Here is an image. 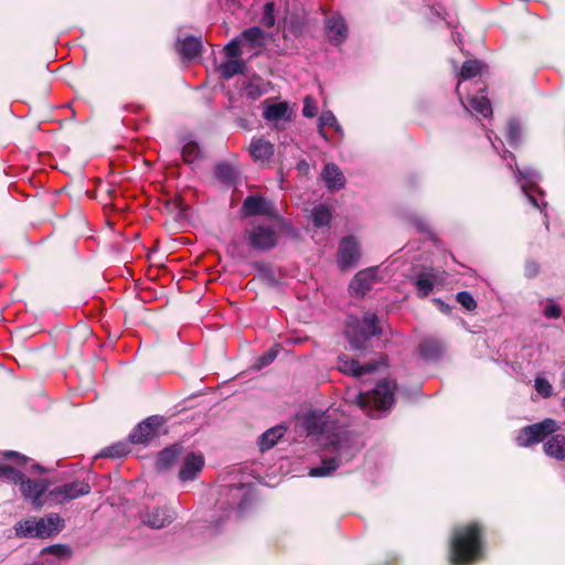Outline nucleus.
<instances>
[{
	"instance_id": "1",
	"label": "nucleus",
	"mask_w": 565,
	"mask_h": 565,
	"mask_svg": "<svg viewBox=\"0 0 565 565\" xmlns=\"http://www.w3.org/2000/svg\"><path fill=\"white\" fill-rule=\"evenodd\" d=\"M448 563L476 565L486 558V527L479 521L456 525L449 536Z\"/></svg>"
},
{
	"instance_id": "2",
	"label": "nucleus",
	"mask_w": 565,
	"mask_h": 565,
	"mask_svg": "<svg viewBox=\"0 0 565 565\" xmlns=\"http://www.w3.org/2000/svg\"><path fill=\"white\" fill-rule=\"evenodd\" d=\"M383 333L380 318L374 312H365L361 319H354L348 323L344 332L350 350L358 358L366 356L381 348L379 342Z\"/></svg>"
},
{
	"instance_id": "3",
	"label": "nucleus",
	"mask_w": 565,
	"mask_h": 565,
	"mask_svg": "<svg viewBox=\"0 0 565 565\" xmlns=\"http://www.w3.org/2000/svg\"><path fill=\"white\" fill-rule=\"evenodd\" d=\"M358 448L349 433H341L324 446L321 465L309 471L310 477L321 478L332 475L343 462L350 461Z\"/></svg>"
},
{
	"instance_id": "4",
	"label": "nucleus",
	"mask_w": 565,
	"mask_h": 565,
	"mask_svg": "<svg viewBox=\"0 0 565 565\" xmlns=\"http://www.w3.org/2000/svg\"><path fill=\"white\" fill-rule=\"evenodd\" d=\"M396 382L382 379L373 390L359 393L354 403L362 409L388 411L395 403Z\"/></svg>"
},
{
	"instance_id": "5",
	"label": "nucleus",
	"mask_w": 565,
	"mask_h": 565,
	"mask_svg": "<svg viewBox=\"0 0 565 565\" xmlns=\"http://www.w3.org/2000/svg\"><path fill=\"white\" fill-rule=\"evenodd\" d=\"M243 238L256 252H267L278 245L276 230L271 225L260 222H250L244 230Z\"/></svg>"
},
{
	"instance_id": "6",
	"label": "nucleus",
	"mask_w": 565,
	"mask_h": 565,
	"mask_svg": "<svg viewBox=\"0 0 565 565\" xmlns=\"http://www.w3.org/2000/svg\"><path fill=\"white\" fill-rule=\"evenodd\" d=\"M557 429V424L554 419L546 418L540 423L527 425L523 427L516 437V444L520 447H529L533 444L543 441L547 436L552 435Z\"/></svg>"
},
{
	"instance_id": "7",
	"label": "nucleus",
	"mask_w": 565,
	"mask_h": 565,
	"mask_svg": "<svg viewBox=\"0 0 565 565\" xmlns=\"http://www.w3.org/2000/svg\"><path fill=\"white\" fill-rule=\"evenodd\" d=\"M90 484L84 480L63 483L50 490L45 499L54 504H63L79 497L90 493Z\"/></svg>"
},
{
	"instance_id": "8",
	"label": "nucleus",
	"mask_w": 565,
	"mask_h": 565,
	"mask_svg": "<svg viewBox=\"0 0 565 565\" xmlns=\"http://www.w3.org/2000/svg\"><path fill=\"white\" fill-rule=\"evenodd\" d=\"M387 361L385 356H380L379 360H372L364 364H360L356 359L350 358L342 353L338 356V370L343 374L360 377L364 374H371L375 372L380 365L386 366Z\"/></svg>"
},
{
	"instance_id": "9",
	"label": "nucleus",
	"mask_w": 565,
	"mask_h": 565,
	"mask_svg": "<svg viewBox=\"0 0 565 565\" xmlns=\"http://www.w3.org/2000/svg\"><path fill=\"white\" fill-rule=\"evenodd\" d=\"M163 424V418L158 415L149 416L138 424L128 436V440L134 445H147L159 436V429Z\"/></svg>"
},
{
	"instance_id": "10",
	"label": "nucleus",
	"mask_w": 565,
	"mask_h": 565,
	"mask_svg": "<svg viewBox=\"0 0 565 565\" xmlns=\"http://www.w3.org/2000/svg\"><path fill=\"white\" fill-rule=\"evenodd\" d=\"M241 213L245 217L249 216H268L277 218L278 212L273 201L265 199L262 195H248L244 199Z\"/></svg>"
},
{
	"instance_id": "11",
	"label": "nucleus",
	"mask_w": 565,
	"mask_h": 565,
	"mask_svg": "<svg viewBox=\"0 0 565 565\" xmlns=\"http://www.w3.org/2000/svg\"><path fill=\"white\" fill-rule=\"evenodd\" d=\"M51 484L49 479H25V476L19 483L22 495L31 500L35 508H42L44 503L49 502L45 499V493L49 492L47 489Z\"/></svg>"
},
{
	"instance_id": "12",
	"label": "nucleus",
	"mask_w": 565,
	"mask_h": 565,
	"mask_svg": "<svg viewBox=\"0 0 565 565\" xmlns=\"http://www.w3.org/2000/svg\"><path fill=\"white\" fill-rule=\"evenodd\" d=\"M361 257L360 245L355 237L345 236L341 239L338 249V264L345 270L355 266Z\"/></svg>"
},
{
	"instance_id": "13",
	"label": "nucleus",
	"mask_w": 565,
	"mask_h": 565,
	"mask_svg": "<svg viewBox=\"0 0 565 565\" xmlns=\"http://www.w3.org/2000/svg\"><path fill=\"white\" fill-rule=\"evenodd\" d=\"M64 526L63 519L57 513H51L45 518H35V535L40 539L51 537L58 533Z\"/></svg>"
},
{
	"instance_id": "14",
	"label": "nucleus",
	"mask_w": 565,
	"mask_h": 565,
	"mask_svg": "<svg viewBox=\"0 0 565 565\" xmlns=\"http://www.w3.org/2000/svg\"><path fill=\"white\" fill-rule=\"evenodd\" d=\"M376 281V274L373 268L360 270L350 282V290L358 297H364Z\"/></svg>"
},
{
	"instance_id": "15",
	"label": "nucleus",
	"mask_w": 565,
	"mask_h": 565,
	"mask_svg": "<svg viewBox=\"0 0 565 565\" xmlns=\"http://www.w3.org/2000/svg\"><path fill=\"white\" fill-rule=\"evenodd\" d=\"M175 50L181 55L182 58L194 60L202 53V38L188 35L183 39H178L175 42Z\"/></svg>"
},
{
	"instance_id": "16",
	"label": "nucleus",
	"mask_w": 565,
	"mask_h": 565,
	"mask_svg": "<svg viewBox=\"0 0 565 565\" xmlns=\"http://www.w3.org/2000/svg\"><path fill=\"white\" fill-rule=\"evenodd\" d=\"M204 467V458L200 454L190 452L185 456L179 471V478L182 481H189L196 478L198 473Z\"/></svg>"
},
{
	"instance_id": "17",
	"label": "nucleus",
	"mask_w": 565,
	"mask_h": 565,
	"mask_svg": "<svg viewBox=\"0 0 565 565\" xmlns=\"http://www.w3.org/2000/svg\"><path fill=\"white\" fill-rule=\"evenodd\" d=\"M326 29L329 41L333 44H341L348 36V26L344 19L337 14L326 20Z\"/></svg>"
},
{
	"instance_id": "18",
	"label": "nucleus",
	"mask_w": 565,
	"mask_h": 565,
	"mask_svg": "<svg viewBox=\"0 0 565 565\" xmlns=\"http://www.w3.org/2000/svg\"><path fill=\"white\" fill-rule=\"evenodd\" d=\"M173 516L167 508L157 507L141 515V522L151 529H162L172 523Z\"/></svg>"
},
{
	"instance_id": "19",
	"label": "nucleus",
	"mask_w": 565,
	"mask_h": 565,
	"mask_svg": "<svg viewBox=\"0 0 565 565\" xmlns=\"http://www.w3.org/2000/svg\"><path fill=\"white\" fill-rule=\"evenodd\" d=\"M183 452V447L180 444H173L161 451H159L156 468L158 471H166L170 469L180 458Z\"/></svg>"
},
{
	"instance_id": "20",
	"label": "nucleus",
	"mask_w": 565,
	"mask_h": 565,
	"mask_svg": "<svg viewBox=\"0 0 565 565\" xmlns=\"http://www.w3.org/2000/svg\"><path fill=\"white\" fill-rule=\"evenodd\" d=\"M249 153L256 162H268L274 154V145L264 138H254L249 145Z\"/></svg>"
},
{
	"instance_id": "21",
	"label": "nucleus",
	"mask_w": 565,
	"mask_h": 565,
	"mask_svg": "<svg viewBox=\"0 0 565 565\" xmlns=\"http://www.w3.org/2000/svg\"><path fill=\"white\" fill-rule=\"evenodd\" d=\"M216 180L225 185H235L239 181V169L228 162H220L214 168Z\"/></svg>"
},
{
	"instance_id": "22",
	"label": "nucleus",
	"mask_w": 565,
	"mask_h": 565,
	"mask_svg": "<svg viewBox=\"0 0 565 565\" xmlns=\"http://www.w3.org/2000/svg\"><path fill=\"white\" fill-rule=\"evenodd\" d=\"M520 175L525 179L527 182L522 185L523 192L526 194L531 203L535 207H540L539 202L533 196V192H539L540 194H543L544 192L535 184V181L540 179L539 172L534 169H526L523 171H519Z\"/></svg>"
},
{
	"instance_id": "23",
	"label": "nucleus",
	"mask_w": 565,
	"mask_h": 565,
	"mask_svg": "<svg viewBox=\"0 0 565 565\" xmlns=\"http://www.w3.org/2000/svg\"><path fill=\"white\" fill-rule=\"evenodd\" d=\"M444 349L445 347L443 342L433 337L423 339L418 348L420 355L427 360H436L440 358Z\"/></svg>"
},
{
	"instance_id": "24",
	"label": "nucleus",
	"mask_w": 565,
	"mask_h": 565,
	"mask_svg": "<svg viewBox=\"0 0 565 565\" xmlns=\"http://www.w3.org/2000/svg\"><path fill=\"white\" fill-rule=\"evenodd\" d=\"M322 178L329 189L340 190L344 186V175L334 163H328L322 170Z\"/></svg>"
},
{
	"instance_id": "25",
	"label": "nucleus",
	"mask_w": 565,
	"mask_h": 565,
	"mask_svg": "<svg viewBox=\"0 0 565 565\" xmlns=\"http://www.w3.org/2000/svg\"><path fill=\"white\" fill-rule=\"evenodd\" d=\"M544 452L552 458L557 460L565 459V436L564 435H553L550 439H547L543 445Z\"/></svg>"
},
{
	"instance_id": "26",
	"label": "nucleus",
	"mask_w": 565,
	"mask_h": 565,
	"mask_svg": "<svg viewBox=\"0 0 565 565\" xmlns=\"http://www.w3.org/2000/svg\"><path fill=\"white\" fill-rule=\"evenodd\" d=\"M286 428L284 426H275L267 429L259 437V449L260 451H266L271 449L278 440L285 435Z\"/></svg>"
},
{
	"instance_id": "27",
	"label": "nucleus",
	"mask_w": 565,
	"mask_h": 565,
	"mask_svg": "<svg viewBox=\"0 0 565 565\" xmlns=\"http://www.w3.org/2000/svg\"><path fill=\"white\" fill-rule=\"evenodd\" d=\"M436 275L431 273H423L416 276L414 285L416 294L419 298H426L434 289Z\"/></svg>"
},
{
	"instance_id": "28",
	"label": "nucleus",
	"mask_w": 565,
	"mask_h": 565,
	"mask_svg": "<svg viewBox=\"0 0 565 565\" xmlns=\"http://www.w3.org/2000/svg\"><path fill=\"white\" fill-rule=\"evenodd\" d=\"M264 118L268 121H277V120H289L290 111L287 103H276L268 105L263 114Z\"/></svg>"
},
{
	"instance_id": "29",
	"label": "nucleus",
	"mask_w": 565,
	"mask_h": 565,
	"mask_svg": "<svg viewBox=\"0 0 565 565\" xmlns=\"http://www.w3.org/2000/svg\"><path fill=\"white\" fill-rule=\"evenodd\" d=\"M221 77L223 79H231L237 74H244L246 64L243 60H228L220 65Z\"/></svg>"
},
{
	"instance_id": "30",
	"label": "nucleus",
	"mask_w": 565,
	"mask_h": 565,
	"mask_svg": "<svg viewBox=\"0 0 565 565\" xmlns=\"http://www.w3.org/2000/svg\"><path fill=\"white\" fill-rule=\"evenodd\" d=\"M486 64L479 60H467L462 63L460 78L462 81L471 79L481 74Z\"/></svg>"
},
{
	"instance_id": "31",
	"label": "nucleus",
	"mask_w": 565,
	"mask_h": 565,
	"mask_svg": "<svg viewBox=\"0 0 565 565\" xmlns=\"http://www.w3.org/2000/svg\"><path fill=\"white\" fill-rule=\"evenodd\" d=\"M310 217L315 227H323L329 225L332 214L327 205L319 204L312 209Z\"/></svg>"
},
{
	"instance_id": "32",
	"label": "nucleus",
	"mask_w": 565,
	"mask_h": 565,
	"mask_svg": "<svg viewBox=\"0 0 565 565\" xmlns=\"http://www.w3.org/2000/svg\"><path fill=\"white\" fill-rule=\"evenodd\" d=\"M470 107L483 117H489L492 115V106L486 96H475L469 99Z\"/></svg>"
},
{
	"instance_id": "33",
	"label": "nucleus",
	"mask_w": 565,
	"mask_h": 565,
	"mask_svg": "<svg viewBox=\"0 0 565 565\" xmlns=\"http://www.w3.org/2000/svg\"><path fill=\"white\" fill-rule=\"evenodd\" d=\"M181 154L183 161L188 164L193 163L203 157L202 150L195 141L186 142L182 148Z\"/></svg>"
},
{
	"instance_id": "34",
	"label": "nucleus",
	"mask_w": 565,
	"mask_h": 565,
	"mask_svg": "<svg viewBox=\"0 0 565 565\" xmlns=\"http://www.w3.org/2000/svg\"><path fill=\"white\" fill-rule=\"evenodd\" d=\"M130 452L127 443H117L102 450L100 456L107 458H122Z\"/></svg>"
},
{
	"instance_id": "35",
	"label": "nucleus",
	"mask_w": 565,
	"mask_h": 565,
	"mask_svg": "<svg viewBox=\"0 0 565 565\" xmlns=\"http://www.w3.org/2000/svg\"><path fill=\"white\" fill-rule=\"evenodd\" d=\"M280 345L279 344H275L273 345L268 351H266L264 354H262L255 365H254V369L259 371L266 366H268L269 364H271L276 358L278 356L279 352H280Z\"/></svg>"
},
{
	"instance_id": "36",
	"label": "nucleus",
	"mask_w": 565,
	"mask_h": 565,
	"mask_svg": "<svg viewBox=\"0 0 565 565\" xmlns=\"http://www.w3.org/2000/svg\"><path fill=\"white\" fill-rule=\"evenodd\" d=\"M34 524H35V518H29L26 520L18 522L14 526L17 536H19V537H36Z\"/></svg>"
},
{
	"instance_id": "37",
	"label": "nucleus",
	"mask_w": 565,
	"mask_h": 565,
	"mask_svg": "<svg viewBox=\"0 0 565 565\" xmlns=\"http://www.w3.org/2000/svg\"><path fill=\"white\" fill-rule=\"evenodd\" d=\"M24 475L18 471L15 468L10 465L4 463L3 461L0 463V478L7 481H10L14 484H19Z\"/></svg>"
},
{
	"instance_id": "38",
	"label": "nucleus",
	"mask_w": 565,
	"mask_h": 565,
	"mask_svg": "<svg viewBox=\"0 0 565 565\" xmlns=\"http://www.w3.org/2000/svg\"><path fill=\"white\" fill-rule=\"evenodd\" d=\"M264 31L259 26H252L246 30H244L239 38L241 40H244L246 42H249L250 44H258L262 45V40L264 39Z\"/></svg>"
},
{
	"instance_id": "39",
	"label": "nucleus",
	"mask_w": 565,
	"mask_h": 565,
	"mask_svg": "<svg viewBox=\"0 0 565 565\" xmlns=\"http://www.w3.org/2000/svg\"><path fill=\"white\" fill-rule=\"evenodd\" d=\"M337 118L335 116L333 115V113L331 110H326V111H322L320 117H319V122H318V132L319 135L324 138V139H328V136L324 131V127H334L337 126Z\"/></svg>"
},
{
	"instance_id": "40",
	"label": "nucleus",
	"mask_w": 565,
	"mask_h": 565,
	"mask_svg": "<svg viewBox=\"0 0 565 565\" xmlns=\"http://www.w3.org/2000/svg\"><path fill=\"white\" fill-rule=\"evenodd\" d=\"M456 300L468 311H473L477 308V301L469 291L457 292Z\"/></svg>"
},
{
	"instance_id": "41",
	"label": "nucleus",
	"mask_w": 565,
	"mask_h": 565,
	"mask_svg": "<svg viewBox=\"0 0 565 565\" xmlns=\"http://www.w3.org/2000/svg\"><path fill=\"white\" fill-rule=\"evenodd\" d=\"M224 53L228 60H238L242 54L239 38L233 39L224 47Z\"/></svg>"
},
{
	"instance_id": "42",
	"label": "nucleus",
	"mask_w": 565,
	"mask_h": 565,
	"mask_svg": "<svg viewBox=\"0 0 565 565\" xmlns=\"http://www.w3.org/2000/svg\"><path fill=\"white\" fill-rule=\"evenodd\" d=\"M2 460H14L18 466H25L30 458L13 450L0 452V463Z\"/></svg>"
},
{
	"instance_id": "43",
	"label": "nucleus",
	"mask_w": 565,
	"mask_h": 565,
	"mask_svg": "<svg viewBox=\"0 0 565 565\" xmlns=\"http://www.w3.org/2000/svg\"><path fill=\"white\" fill-rule=\"evenodd\" d=\"M275 3L274 2H267L264 7V12L262 17V23L266 28H271L275 25Z\"/></svg>"
},
{
	"instance_id": "44",
	"label": "nucleus",
	"mask_w": 565,
	"mask_h": 565,
	"mask_svg": "<svg viewBox=\"0 0 565 565\" xmlns=\"http://www.w3.org/2000/svg\"><path fill=\"white\" fill-rule=\"evenodd\" d=\"M302 115L308 118L317 115V105L311 96H306L303 99Z\"/></svg>"
},
{
	"instance_id": "45",
	"label": "nucleus",
	"mask_w": 565,
	"mask_h": 565,
	"mask_svg": "<svg viewBox=\"0 0 565 565\" xmlns=\"http://www.w3.org/2000/svg\"><path fill=\"white\" fill-rule=\"evenodd\" d=\"M535 390L544 397L552 395V385L545 379L539 377L535 380Z\"/></svg>"
},
{
	"instance_id": "46",
	"label": "nucleus",
	"mask_w": 565,
	"mask_h": 565,
	"mask_svg": "<svg viewBox=\"0 0 565 565\" xmlns=\"http://www.w3.org/2000/svg\"><path fill=\"white\" fill-rule=\"evenodd\" d=\"M543 313L548 319H558L562 315V309L558 305L552 303L544 308Z\"/></svg>"
},
{
	"instance_id": "47",
	"label": "nucleus",
	"mask_w": 565,
	"mask_h": 565,
	"mask_svg": "<svg viewBox=\"0 0 565 565\" xmlns=\"http://www.w3.org/2000/svg\"><path fill=\"white\" fill-rule=\"evenodd\" d=\"M540 271V267L535 262H527L524 267V275L527 278H534Z\"/></svg>"
},
{
	"instance_id": "48",
	"label": "nucleus",
	"mask_w": 565,
	"mask_h": 565,
	"mask_svg": "<svg viewBox=\"0 0 565 565\" xmlns=\"http://www.w3.org/2000/svg\"><path fill=\"white\" fill-rule=\"evenodd\" d=\"M508 138L510 141H516L519 138V126L515 122L509 124Z\"/></svg>"
},
{
	"instance_id": "49",
	"label": "nucleus",
	"mask_w": 565,
	"mask_h": 565,
	"mask_svg": "<svg viewBox=\"0 0 565 565\" xmlns=\"http://www.w3.org/2000/svg\"><path fill=\"white\" fill-rule=\"evenodd\" d=\"M434 303H436V306L438 307V309L446 313V315H449L452 310V307L448 303H446L444 300H441L440 298H435L433 299Z\"/></svg>"
},
{
	"instance_id": "50",
	"label": "nucleus",
	"mask_w": 565,
	"mask_h": 565,
	"mask_svg": "<svg viewBox=\"0 0 565 565\" xmlns=\"http://www.w3.org/2000/svg\"><path fill=\"white\" fill-rule=\"evenodd\" d=\"M172 202H173L174 206H175V207H177L181 213H183V212L185 211L186 205L184 204L182 196H180V195L175 196V198L173 199V201H172Z\"/></svg>"
},
{
	"instance_id": "51",
	"label": "nucleus",
	"mask_w": 565,
	"mask_h": 565,
	"mask_svg": "<svg viewBox=\"0 0 565 565\" xmlns=\"http://www.w3.org/2000/svg\"><path fill=\"white\" fill-rule=\"evenodd\" d=\"M31 471L32 472H39V473H44L47 471L46 468H44L43 466L39 465V463H34L31 466Z\"/></svg>"
},
{
	"instance_id": "52",
	"label": "nucleus",
	"mask_w": 565,
	"mask_h": 565,
	"mask_svg": "<svg viewBox=\"0 0 565 565\" xmlns=\"http://www.w3.org/2000/svg\"><path fill=\"white\" fill-rule=\"evenodd\" d=\"M315 417H308L307 418V428L308 429H318L317 424L313 422Z\"/></svg>"
},
{
	"instance_id": "53",
	"label": "nucleus",
	"mask_w": 565,
	"mask_h": 565,
	"mask_svg": "<svg viewBox=\"0 0 565 565\" xmlns=\"http://www.w3.org/2000/svg\"><path fill=\"white\" fill-rule=\"evenodd\" d=\"M62 547H63L62 545L55 544V545L51 546V547H50V550H51L52 552H55V551H57V550H61Z\"/></svg>"
}]
</instances>
